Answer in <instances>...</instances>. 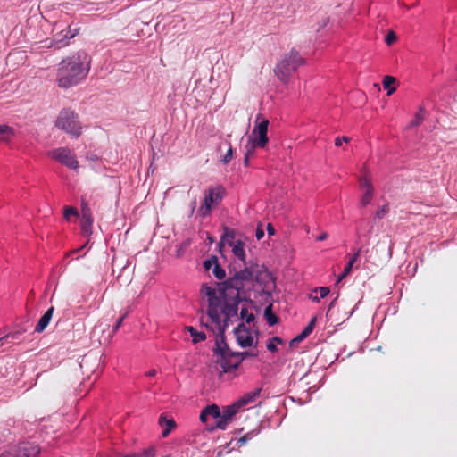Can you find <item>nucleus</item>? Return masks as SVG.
Returning a JSON list of instances; mask_svg holds the SVG:
<instances>
[{
	"label": "nucleus",
	"instance_id": "19",
	"mask_svg": "<svg viewBox=\"0 0 457 457\" xmlns=\"http://www.w3.org/2000/svg\"><path fill=\"white\" fill-rule=\"evenodd\" d=\"M315 323H316V317H313L310 320L308 325L303 328V330L290 341V345L298 344V343L302 342L303 339H305L313 331Z\"/></svg>",
	"mask_w": 457,
	"mask_h": 457
},
{
	"label": "nucleus",
	"instance_id": "41",
	"mask_svg": "<svg viewBox=\"0 0 457 457\" xmlns=\"http://www.w3.org/2000/svg\"><path fill=\"white\" fill-rule=\"evenodd\" d=\"M350 141V137H338L335 139V145L339 147L342 145V144L345 142V143H348Z\"/></svg>",
	"mask_w": 457,
	"mask_h": 457
},
{
	"label": "nucleus",
	"instance_id": "52",
	"mask_svg": "<svg viewBox=\"0 0 457 457\" xmlns=\"http://www.w3.org/2000/svg\"><path fill=\"white\" fill-rule=\"evenodd\" d=\"M310 299H311L312 302H314V303H319V302H320V297H319V296H313V295H310Z\"/></svg>",
	"mask_w": 457,
	"mask_h": 457
},
{
	"label": "nucleus",
	"instance_id": "51",
	"mask_svg": "<svg viewBox=\"0 0 457 457\" xmlns=\"http://www.w3.org/2000/svg\"><path fill=\"white\" fill-rule=\"evenodd\" d=\"M270 340L280 345L283 343V340L278 337H273L270 338Z\"/></svg>",
	"mask_w": 457,
	"mask_h": 457
},
{
	"label": "nucleus",
	"instance_id": "48",
	"mask_svg": "<svg viewBox=\"0 0 457 457\" xmlns=\"http://www.w3.org/2000/svg\"><path fill=\"white\" fill-rule=\"evenodd\" d=\"M0 457H15L13 452H4Z\"/></svg>",
	"mask_w": 457,
	"mask_h": 457
},
{
	"label": "nucleus",
	"instance_id": "26",
	"mask_svg": "<svg viewBox=\"0 0 457 457\" xmlns=\"http://www.w3.org/2000/svg\"><path fill=\"white\" fill-rule=\"evenodd\" d=\"M395 79L392 76H385L383 79L384 88L387 90V95L390 96L395 91V87H391Z\"/></svg>",
	"mask_w": 457,
	"mask_h": 457
},
{
	"label": "nucleus",
	"instance_id": "29",
	"mask_svg": "<svg viewBox=\"0 0 457 457\" xmlns=\"http://www.w3.org/2000/svg\"><path fill=\"white\" fill-rule=\"evenodd\" d=\"M217 420L216 423H215V426H212L211 429H213V428H219V429H221V430H224L226 429L228 424L230 422L229 420H228L227 419H225L221 413L220 412V417L218 418H215Z\"/></svg>",
	"mask_w": 457,
	"mask_h": 457
},
{
	"label": "nucleus",
	"instance_id": "2",
	"mask_svg": "<svg viewBox=\"0 0 457 457\" xmlns=\"http://www.w3.org/2000/svg\"><path fill=\"white\" fill-rule=\"evenodd\" d=\"M90 71V57L84 51H78L64 58L56 71V80L61 88H70L80 83Z\"/></svg>",
	"mask_w": 457,
	"mask_h": 457
},
{
	"label": "nucleus",
	"instance_id": "36",
	"mask_svg": "<svg viewBox=\"0 0 457 457\" xmlns=\"http://www.w3.org/2000/svg\"><path fill=\"white\" fill-rule=\"evenodd\" d=\"M313 292H319L320 298H325L330 292L328 287H318L313 289Z\"/></svg>",
	"mask_w": 457,
	"mask_h": 457
},
{
	"label": "nucleus",
	"instance_id": "46",
	"mask_svg": "<svg viewBox=\"0 0 457 457\" xmlns=\"http://www.w3.org/2000/svg\"><path fill=\"white\" fill-rule=\"evenodd\" d=\"M255 236H256V238H257L258 240H260V239H261V238H262V237H263V236H264V232H263V230H262L261 228H258V229L256 230V234H255Z\"/></svg>",
	"mask_w": 457,
	"mask_h": 457
},
{
	"label": "nucleus",
	"instance_id": "31",
	"mask_svg": "<svg viewBox=\"0 0 457 457\" xmlns=\"http://www.w3.org/2000/svg\"><path fill=\"white\" fill-rule=\"evenodd\" d=\"M190 245H191L190 239H186L183 242H181L177 247V256L178 257L182 256L185 253L186 250L189 247Z\"/></svg>",
	"mask_w": 457,
	"mask_h": 457
},
{
	"label": "nucleus",
	"instance_id": "28",
	"mask_svg": "<svg viewBox=\"0 0 457 457\" xmlns=\"http://www.w3.org/2000/svg\"><path fill=\"white\" fill-rule=\"evenodd\" d=\"M424 120V110L420 108L419 112L415 114L414 119L410 122L409 127H417L421 124Z\"/></svg>",
	"mask_w": 457,
	"mask_h": 457
},
{
	"label": "nucleus",
	"instance_id": "23",
	"mask_svg": "<svg viewBox=\"0 0 457 457\" xmlns=\"http://www.w3.org/2000/svg\"><path fill=\"white\" fill-rule=\"evenodd\" d=\"M235 237H236V231L234 229L225 227L224 232L220 237V242L219 244L220 249L223 246L224 244L228 245V240L236 241Z\"/></svg>",
	"mask_w": 457,
	"mask_h": 457
},
{
	"label": "nucleus",
	"instance_id": "50",
	"mask_svg": "<svg viewBox=\"0 0 457 457\" xmlns=\"http://www.w3.org/2000/svg\"><path fill=\"white\" fill-rule=\"evenodd\" d=\"M157 371L155 369H152L149 371L146 372V376L149 377H154L156 375Z\"/></svg>",
	"mask_w": 457,
	"mask_h": 457
},
{
	"label": "nucleus",
	"instance_id": "15",
	"mask_svg": "<svg viewBox=\"0 0 457 457\" xmlns=\"http://www.w3.org/2000/svg\"><path fill=\"white\" fill-rule=\"evenodd\" d=\"M77 34H78V29L71 30L69 28V29L65 33H63V31H62L61 34L58 36V37H55L54 39L51 46H54L56 49L68 45V41L70 39L73 38Z\"/></svg>",
	"mask_w": 457,
	"mask_h": 457
},
{
	"label": "nucleus",
	"instance_id": "9",
	"mask_svg": "<svg viewBox=\"0 0 457 457\" xmlns=\"http://www.w3.org/2000/svg\"><path fill=\"white\" fill-rule=\"evenodd\" d=\"M48 156L65 165L69 169L77 170L79 162L72 151L67 147H59L48 152Z\"/></svg>",
	"mask_w": 457,
	"mask_h": 457
},
{
	"label": "nucleus",
	"instance_id": "56",
	"mask_svg": "<svg viewBox=\"0 0 457 457\" xmlns=\"http://www.w3.org/2000/svg\"><path fill=\"white\" fill-rule=\"evenodd\" d=\"M245 165L248 164V156L247 155L245 156Z\"/></svg>",
	"mask_w": 457,
	"mask_h": 457
},
{
	"label": "nucleus",
	"instance_id": "25",
	"mask_svg": "<svg viewBox=\"0 0 457 457\" xmlns=\"http://www.w3.org/2000/svg\"><path fill=\"white\" fill-rule=\"evenodd\" d=\"M231 355H235L236 358H237L238 360L237 361L239 364V366L241 365L242 361L244 360H245L246 358H255L257 357L258 353H251V352H233V353H230Z\"/></svg>",
	"mask_w": 457,
	"mask_h": 457
},
{
	"label": "nucleus",
	"instance_id": "32",
	"mask_svg": "<svg viewBox=\"0 0 457 457\" xmlns=\"http://www.w3.org/2000/svg\"><path fill=\"white\" fill-rule=\"evenodd\" d=\"M217 262V256L212 255L210 258L204 261L203 266L205 270H209L213 268Z\"/></svg>",
	"mask_w": 457,
	"mask_h": 457
},
{
	"label": "nucleus",
	"instance_id": "54",
	"mask_svg": "<svg viewBox=\"0 0 457 457\" xmlns=\"http://www.w3.org/2000/svg\"><path fill=\"white\" fill-rule=\"evenodd\" d=\"M337 297H336V298H335V299H334V300L329 303V305H328V312H329V311L333 308V306H334V304H335V303H336V301H337Z\"/></svg>",
	"mask_w": 457,
	"mask_h": 457
},
{
	"label": "nucleus",
	"instance_id": "21",
	"mask_svg": "<svg viewBox=\"0 0 457 457\" xmlns=\"http://www.w3.org/2000/svg\"><path fill=\"white\" fill-rule=\"evenodd\" d=\"M159 425L161 427L166 426V428L162 431V437H167L170 431L175 428L176 422L172 419H167L163 414L159 418Z\"/></svg>",
	"mask_w": 457,
	"mask_h": 457
},
{
	"label": "nucleus",
	"instance_id": "22",
	"mask_svg": "<svg viewBox=\"0 0 457 457\" xmlns=\"http://www.w3.org/2000/svg\"><path fill=\"white\" fill-rule=\"evenodd\" d=\"M15 135L13 128L8 125H0V141L7 142L9 139Z\"/></svg>",
	"mask_w": 457,
	"mask_h": 457
},
{
	"label": "nucleus",
	"instance_id": "45",
	"mask_svg": "<svg viewBox=\"0 0 457 457\" xmlns=\"http://www.w3.org/2000/svg\"><path fill=\"white\" fill-rule=\"evenodd\" d=\"M328 238V234L326 232L321 233L316 237L317 241H323Z\"/></svg>",
	"mask_w": 457,
	"mask_h": 457
},
{
	"label": "nucleus",
	"instance_id": "43",
	"mask_svg": "<svg viewBox=\"0 0 457 457\" xmlns=\"http://www.w3.org/2000/svg\"><path fill=\"white\" fill-rule=\"evenodd\" d=\"M353 269V265L349 262H347V264L345 265V267L344 268V270L342 272V277H346L352 270Z\"/></svg>",
	"mask_w": 457,
	"mask_h": 457
},
{
	"label": "nucleus",
	"instance_id": "55",
	"mask_svg": "<svg viewBox=\"0 0 457 457\" xmlns=\"http://www.w3.org/2000/svg\"><path fill=\"white\" fill-rule=\"evenodd\" d=\"M345 277H342V273L338 276L337 284H338Z\"/></svg>",
	"mask_w": 457,
	"mask_h": 457
},
{
	"label": "nucleus",
	"instance_id": "10",
	"mask_svg": "<svg viewBox=\"0 0 457 457\" xmlns=\"http://www.w3.org/2000/svg\"><path fill=\"white\" fill-rule=\"evenodd\" d=\"M359 187L361 191V196L359 202L361 207H365L370 204L374 196V187L366 174H363L359 179Z\"/></svg>",
	"mask_w": 457,
	"mask_h": 457
},
{
	"label": "nucleus",
	"instance_id": "53",
	"mask_svg": "<svg viewBox=\"0 0 457 457\" xmlns=\"http://www.w3.org/2000/svg\"><path fill=\"white\" fill-rule=\"evenodd\" d=\"M328 22H329V19L328 18L324 19V21H322V25L320 26L319 29H320L321 28H324Z\"/></svg>",
	"mask_w": 457,
	"mask_h": 457
},
{
	"label": "nucleus",
	"instance_id": "34",
	"mask_svg": "<svg viewBox=\"0 0 457 457\" xmlns=\"http://www.w3.org/2000/svg\"><path fill=\"white\" fill-rule=\"evenodd\" d=\"M388 211H389L388 204H384L383 206H381L378 209V211L376 212L375 217L379 220L383 219L386 216V214L388 212Z\"/></svg>",
	"mask_w": 457,
	"mask_h": 457
},
{
	"label": "nucleus",
	"instance_id": "30",
	"mask_svg": "<svg viewBox=\"0 0 457 457\" xmlns=\"http://www.w3.org/2000/svg\"><path fill=\"white\" fill-rule=\"evenodd\" d=\"M212 274L218 279H223L226 277L225 270L219 264V262L212 268Z\"/></svg>",
	"mask_w": 457,
	"mask_h": 457
},
{
	"label": "nucleus",
	"instance_id": "13",
	"mask_svg": "<svg viewBox=\"0 0 457 457\" xmlns=\"http://www.w3.org/2000/svg\"><path fill=\"white\" fill-rule=\"evenodd\" d=\"M252 291H250V294ZM254 303L250 298V301H245L239 303L238 310H237V317L232 318L229 323H233L234 320H237V319L241 320L242 321H245V323H251L254 321L255 316L253 313L249 312V308L253 306Z\"/></svg>",
	"mask_w": 457,
	"mask_h": 457
},
{
	"label": "nucleus",
	"instance_id": "12",
	"mask_svg": "<svg viewBox=\"0 0 457 457\" xmlns=\"http://www.w3.org/2000/svg\"><path fill=\"white\" fill-rule=\"evenodd\" d=\"M228 245L232 248L233 255L237 259L239 262H241L242 265H244V269L247 268L245 250V244L241 239H237L236 241L228 240ZM248 269L253 272V280L254 281L255 276L253 271L250 267H248Z\"/></svg>",
	"mask_w": 457,
	"mask_h": 457
},
{
	"label": "nucleus",
	"instance_id": "16",
	"mask_svg": "<svg viewBox=\"0 0 457 457\" xmlns=\"http://www.w3.org/2000/svg\"><path fill=\"white\" fill-rule=\"evenodd\" d=\"M262 392V387L256 388L253 391L245 393L242 397H240L237 402L236 405L237 408H241L249 403H252L255 401L257 397L260 396Z\"/></svg>",
	"mask_w": 457,
	"mask_h": 457
},
{
	"label": "nucleus",
	"instance_id": "1",
	"mask_svg": "<svg viewBox=\"0 0 457 457\" xmlns=\"http://www.w3.org/2000/svg\"><path fill=\"white\" fill-rule=\"evenodd\" d=\"M221 299L217 295V288L207 284L201 287V294L207 297V315L213 327L205 325L215 334H225L228 321L237 317L240 303L250 301V291L254 288L253 272L248 269H241L229 276L226 280L216 283Z\"/></svg>",
	"mask_w": 457,
	"mask_h": 457
},
{
	"label": "nucleus",
	"instance_id": "35",
	"mask_svg": "<svg viewBox=\"0 0 457 457\" xmlns=\"http://www.w3.org/2000/svg\"><path fill=\"white\" fill-rule=\"evenodd\" d=\"M228 149L226 154L221 159V162L225 164H228L233 157V148H232L230 143H228Z\"/></svg>",
	"mask_w": 457,
	"mask_h": 457
},
{
	"label": "nucleus",
	"instance_id": "7",
	"mask_svg": "<svg viewBox=\"0 0 457 457\" xmlns=\"http://www.w3.org/2000/svg\"><path fill=\"white\" fill-rule=\"evenodd\" d=\"M269 120L262 114L256 115L255 125L249 137L253 147L264 148L269 142L268 128Z\"/></svg>",
	"mask_w": 457,
	"mask_h": 457
},
{
	"label": "nucleus",
	"instance_id": "3",
	"mask_svg": "<svg viewBox=\"0 0 457 457\" xmlns=\"http://www.w3.org/2000/svg\"><path fill=\"white\" fill-rule=\"evenodd\" d=\"M254 288L252 291L262 300L268 303L264 309V317L269 326H274L278 322V318L273 313L272 290L275 287V281L269 272H258L253 281Z\"/></svg>",
	"mask_w": 457,
	"mask_h": 457
},
{
	"label": "nucleus",
	"instance_id": "42",
	"mask_svg": "<svg viewBox=\"0 0 457 457\" xmlns=\"http://www.w3.org/2000/svg\"><path fill=\"white\" fill-rule=\"evenodd\" d=\"M267 349L271 352V353H276L278 352V347L275 344V342H273L272 340L269 339L268 343H267V345H266Z\"/></svg>",
	"mask_w": 457,
	"mask_h": 457
},
{
	"label": "nucleus",
	"instance_id": "27",
	"mask_svg": "<svg viewBox=\"0 0 457 457\" xmlns=\"http://www.w3.org/2000/svg\"><path fill=\"white\" fill-rule=\"evenodd\" d=\"M239 408L237 407L236 403L233 405L228 406L223 410L221 415L228 420H231L232 417L237 413Z\"/></svg>",
	"mask_w": 457,
	"mask_h": 457
},
{
	"label": "nucleus",
	"instance_id": "8",
	"mask_svg": "<svg viewBox=\"0 0 457 457\" xmlns=\"http://www.w3.org/2000/svg\"><path fill=\"white\" fill-rule=\"evenodd\" d=\"M225 194V190L221 186L209 188L204 194V204L199 208V212L202 217H206L211 212V206L212 204L220 203Z\"/></svg>",
	"mask_w": 457,
	"mask_h": 457
},
{
	"label": "nucleus",
	"instance_id": "49",
	"mask_svg": "<svg viewBox=\"0 0 457 457\" xmlns=\"http://www.w3.org/2000/svg\"><path fill=\"white\" fill-rule=\"evenodd\" d=\"M233 266H236V262L233 263ZM236 271H237V269L235 267H232V265H230L229 269H228V272H229L230 276L234 275Z\"/></svg>",
	"mask_w": 457,
	"mask_h": 457
},
{
	"label": "nucleus",
	"instance_id": "33",
	"mask_svg": "<svg viewBox=\"0 0 457 457\" xmlns=\"http://www.w3.org/2000/svg\"><path fill=\"white\" fill-rule=\"evenodd\" d=\"M259 433L258 430H252L248 433H246L245 436H243L241 438L238 439V444L240 445L245 444L249 440H251L253 437H254Z\"/></svg>",
	"mask_w": 457,
	"mask_h": 457
},
{
	"label": "nucleus",
	"instance_id": "6",
	"mask_svg": "<svg viewBox=\"0 0 457 457\" xmlns=\"http://www.w3.org/2000/svg\"><path fill=\"white\" fill-rule=\"evenodd\" d=\"M217 335L220 336V339H217L215 342L213 353L219 357L217 361L218 363L220 365L223 372L225 373L237 370L239 368V364L237 361H233L236 356L230 354V353H233V351L226 343L224 334Z\"/></svg>",
	"mask_w": 457,
	"mask_h": 457
},
{
	"label": "nucleus",
	"instance_id": "18",
	"mask_svg": "<svg viewBox=\"0 0 457 457\" xmlns=\"http://www.w3.org/2000/svg\"><path fill=\"white\" fill-rule=\"evenodd\" d=\"M209 417H212V418L220 417V408L218 405H216V404L208 405L202 410V411L200 413V417H199L201 422H203V423L207 422Z\"/></svg>",
	"mask_w": 457,
	"mask_h": 457
},
{
	"label": "nucleus",
	"instance_id": "37",
	"mask_svg": "<svg viewBox=\"0 0 457 457\" xmlns=\"http://www.w3.org/2000/svg\"><path fill=\"white\" fill-rule=\"evenodd\" d=\"M78 215V212L74 207L67 206L64 209V218L69 220L71 216Z\"/></svg>",
	"mask_w": 457,
	"mask_h": 457
},
{
	"label": "nucleus",
	"instance_id": "11",
	"mask_svg": "<svg viewBox=\"0 0 457 457\" xmlns=\"http://www.w3.org/2000/svg\"><path fill=\"white\" fill-rule=\"evenodd\" d=\"M234 335L237 344L242 347H249L253 344V337L250 333V329L246 328L244 322L239 323L234 328Z\"/></svg>",
	"mask_w": 457,
	"mask_h": 457
},
{
	"label": "nucleus",
	"instance_id": "20",
	"mask_svg": "<svg viewBox=\"0 0 457 457\" xmlns=\"http://www.w3.org/2000/svg\"><path fill=\"white\" fill-rule=\"evenodd\" d=\"M93 218L89 212L83 211L81 218V231L84 236H90L92 234Z\"/></svg>",
	"mask_w": 457,
	"mask_h": 457
},
{
	"label": "nucleus",
	"instance_id": "17",
	"mask_svg": "<svg viewBox=\"0 0 457 457\" xmlns=\"http://www.w3.org/2000/svg\"><path fill=\"white\" fill-rule=\"evenodd\" d=\"M54 308L51 306L48 308V310L42 315V317L39 319L37 324L35 327V332L41 333L43 332L46 328L50 323V320L53 317Z\"/></svg>",
	"mask_w": 457,
	"mask_h": 457
},
{
	"label": "nucleus",
	"instance_id": "14",
	"mask_svg": "<svg viewBox=\"0 0 457 457\" xmlns=\"http://www.w3.org/2000/svg\"><path fill=\"white\" fill-rule=\"evenodd\" d=\"M40 448L35 443L26 442L18 445L13 451L15 457H37Z\"/></svg>",
	"mask_w": 457,
	"mask_h": 457
},
{
	"label": "nucleus",
	"instance_id": "24",
	"mask_svg": "<svg viewBox=\"0 0 457 457\" xmlns=\"http://www.w3.org/2000/svg\"><path fill=\"white\" fill-rule=\"evenodd\" d=\"M187 329L190 333V336L192 337V342L194 344L200 343V342L204 341L206 339V335H205L204 332L198 331L197 329H195V328H193L191 326L187 327Z\"/></svg>",
	"mask_w": 457,
	"mask_h": 457
},
{
	"label": "nucleus",
	"instance_id": "44",
	"mask_svg": "<svg viewBox=\"0 0 457 457\" xmlns=\"http://www.w3.org/2000/svg\"><path fill=\"white\" fill-rule=\"evenodd\" d=\"M359 256H360V250L357 251L355 253H353V255L350 258L348 262L351 263L352 265H353V263L357 261Z\"/></svg>",
	"mask_w": 457,
	"mask_h": 457
},
{
	"label": "nucleus",
	"instance_id": "38",
	"mask_svg": "<svg viewBox=\"0 0 457 457\" xmlns=\"http://www.w3.org/2000/svg\"><path fill=\"white\" fill-rule=\"evenodd\" d=\"M129 457H154L153 451L151 449L149 450H144L141 453H134L131 455H129Z\"/></svg>",
	"mask_w": 457,
	"mask_h": 457
},
{
	"label": "nucleus",
	"instance_id": "5",
	"mask_svg": "<svg viewBox=\"0 0 457 457\" xmlns=\"http://www.w3.org/2000/svg\"><path fill=\"white\" fill-rule=\"evenodd\" d=\"M54 125L71 137H79L82 134V126L79 115L70 108L60 111Z\"/></svg>",
	"mask_w": 457,
	"mask_h": 457
},
{
	"label": "nucleus",
	"instance_id": "47",
	"mask_svg": "<svg viewBox=\"0 0 457 457\" xmlns=\"http://www.w3.org/2000/svg\"><path fill=\"white\" fill-rule=\"evenodd\" d=\"M267 231H268V233L270 235H274L275 234V229H274L273 226L270 223H269L267 225Z\"/></svg>",
	"mask_w": 457,
	"mask_h": 457
},
{
	"label": "nucleus",
	"instance_id": "39",
	"mask_svg": "<svg viewBox=\"0 0 457 457\" xmlns=\"http://www.w3.org/2000/svg\"><path fill=\"white\" fill-rule=\"evenodd\" d=\"M129 311L125 312L124 314H122L116 321L115 325L113 326V331L116 332L121 326L124 319L128 316Z\"/></svg>",
	"mask_w": 457,
	"mask_h": 457
},
{
	"label": "nucleus",
	"instance_id": "57",
	"mask_svg": "<svg viewBox=\"0 0 457 457\" xmlns=\"http://www.w3.org/2000/svg\"><path fill=\"white\" fill-rule=\"evenodd\" d=\"M192 204H193V211H194L195 208V205H196V201L195 200Z\"/></svg>",
	"mask_w": 457,
	"mask_h": 457
},
{
	"label": "nucleus",
	"instance_id": "4",
	"mask_svg": "<svg viewBox=\"0 0 457 457\" xmlns=\"http://www.w3.org/2000/svg\"><path fill=\"white\" fill-rule=\"evenodd\" d=\"M305 60L302 57L298 51L291 49V51L284 55L280 62H278L274 72L280 81L287 83L291 75L296 70L303 65Z\"/></svg>",
	"mask_w": 457,
	"mask_h": 457
},
{
	"label": "nucleus",
	"instance_id": "40",
	"mask_svg": "<svg viewBox=\"0 0 457 457\" xmlns=\"http://www.w3.org/2000/svg\"><path fill=\"white\" fill-rule=\"evenodd\" d=\"M396 40V35L393 31H389L387 35L386 36L385 42L387 45L393 44Z\"/></svg>",
	"mask_w": 457,
	"mask_h": 457
}]
</instances>
